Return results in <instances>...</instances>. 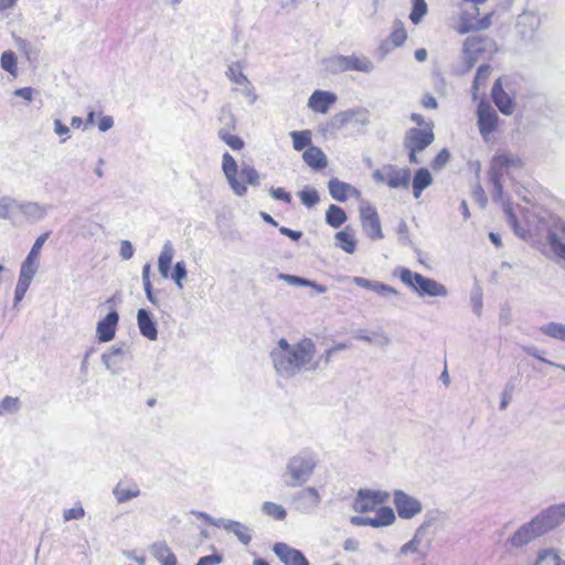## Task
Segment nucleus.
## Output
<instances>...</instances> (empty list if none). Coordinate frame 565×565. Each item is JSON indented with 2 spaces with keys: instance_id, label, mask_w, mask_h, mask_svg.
Returning a JSON list of instances; mask_svg holds the SVG:
<instances>
[{
  "instance_id": "f257e3e1",
  "label": "nucleus",
  "mask_w": 565,
  "mask_h": 565,
  "mask_svg": "<svg viewBox=\"0 0 565 565\" xmlns=\"http://www.w3.org/2000/svg\"><path fill=\"white\" fill-rule=\"evenodd\" d=\"M316 351V344L309 338L294 344L281 338L270 350L269 359L279 379L291 380L302 372H312L319 367Z\"/></svg>"
},
{
  "instance_id": "f03ea898",
  "label": "nucleus",
  "mask_w": 565,
  "mask_h": 565,
  "mask_svg": "<svg viewBox=\"0 0 565 565\" xmlns=\"http://www.w3.org/2000/svg\"><path fill=\"white\" fill-rule=\"evenodd\" d=\"M318 463V454L310 448H302L290 456L281 476L285 486L288 488L302 487L312 478Z\"/></svg>"
},
{
  "instance_id": "7ed1b4c3",
  "label": "nucleus",
  "mask_w": 565,
  "mask_h": 565,
  "mask_svg": "<svg viewBox=\"0 0 565 565\" xmlns=\"http://www.w3.org/2000/svg\"><path fill=\"white\" fill-rule=\"evenodd\" d=\"M222 171L231 190L239 198L246 195V184L252 186H258L260 184L258 171L246 162H242L238 168L236 160L227 151L222 156Z\"/></svg>"
},
{
  "instance_id": "20e7f679",
  "label": "nucleus",
  "mask_w": 565,
  "mask_h": 565,
  "mask_svg": "<svg viewBox=\"0 0 565 565\" xmlns=\"http://www.w3.org/2000/svg\"><path fill=\"white\" fill-rule=\"evenodd\" d=\"M401 281L407 286L418 297H447L448 290L445 285L433 278L423 276L419 273L412 271L409 268L399 267L394 270Z\"/></svg>"
},
{
  "instance_id": "39448f33",
  "label": "nucleus",
  "mask_w": 565,
  "mask_h": 565,
  "mask_svg": "<svg viewBox=\"0 0 565 565\" xmlns=\"http://www.w3.org/2000/svg\"><path fill=\"white\" fill-rule=\"evenodd\" d=\"M440 515L441 512L439 510L427 511L423 523L416 529L412 540L402 545L399 554L418 553L422 558H425L434 541V534L429 533V530L439 522Z\"/></svg>"
},
{
  "instance_id": "423d86ee",
  "label": "nucleus",
  "mask_w": 565,
  "mask_h": 565,
  "mask_svg": "<svg viewBox=\"0 0 565 565\" xmlns=\"http://www.w3.org/2000/svg\"><path fill=\"white\" fill-rule=\"evenodd\" d=\"M372 179L375 183L386 184L391 189L407 190L411 185L412 174L408 168L388 163L374 170Z\"/></svg>"
},
{
  "instance_id": "0eeeda50",
  "label": "nucleus",
  "mask_w": 565,
  "mask_h": 565,
  "mask_svg": "<svg viewBox=\"0 0 565 565\" xmlns=\"http://www.w3.org/2000/svg\"><path fill=\"white\" fill-rule=\"evenodd\" d=\"M521 160L513 156L495 154L492 158L489 178L493 185L492 198L497 202L503 201V186L501 178L504 173H509L512 167H520Z\"/></svg>"
},
{
  "instance_id": "6e6552de",
  "label": "nucleus",
  "mask_w": 565,
  "mask_h": 565,
  "mask_svg": "<svg viewBox=\"0 0 565 565\" xmlns=\"http://www.w3.org/2000/svg\"><path fill=\"white\" fill-rule=\"evenodd\" d=\"M426 126L423 129L409 128L405 134L403 145L408 150V160L413 164L419 163L416 153L425 150L435 140L433 124Z\"/></svg>"
},
{
  "instance_id": "1a4fd4ad",
  "label": "nucleus",
  "mask_w": 565,
  "mask_h": 565,
  "mask_svg": "<svg viewBox=\"0 0 565 565\" xmlns=\"http://www.w3.org/2000/svg\"><path fill=\"white\" fill-rule=\"evenodd\" d=\"M463 60L468 68H471L479 57L495 51V43L487 36H469L463 43Z\"/></svg>"
},
{
  "instance_id": "9d476101",
  "label": "nucleus",
  "mask_w": 565,
  "mask_h": 565,
  "mask_svg": "<svg viewBox=\"0 0 565 565\" xmlns=\"http://www.w3.org/2000/svg\"><path fill=\"white\" fill-rule=\"evenodd\" d=\"M390 493L383 490L360 489L353 499L352 509L359 513L374 511L379 505L387 502Z\"/></svg>"
},
{
  "instance_id": "9b49d317",
  "label": "nucleus",
  "mask_w": 565,
  "mask_h": 565,
  "mask_svg": "<svg viewBox=\"0 0 565 565\" xmlns=\"http://www.w3.org/2000/svg\"><path fill=\"white\" fill-rule=\"evenodd\" d=\"M226 77L235 84L234 92L241 93L248 102L249 105H254L258 98L255 87L248 77L243 73L239 63H233L227 67Z\"/></svg>"
},
{
  "instance_id": "f8f14e48",
  "label": "nucleus",
  "mask_w": 565,
  "mask_h": 565,
  "mask_svg": "<svg viewBox=\"0 0 565 565\" xmlns=\"http://www.w3.org/2000/svg\"><path fill=\"white\" fill-rule=\"evenodd\" d=\"M534 519L546 534L565 522V503L550 505L537 513Z\"/></svg>"
},
{
  "instance_id": "ddd939ff",
  "label": "nucleus",
  "mask_w": 565,
  "mask_h": 565,
  "mask_svg": "<svg viewBox=\"0 0 565 565\" xmlns=\"http://www.w3.org/2000/svg\"><path fill=\"white\" fill-rule=\"evenodd\" d=\"M321 495L317 488L306 487L291 497L295 509L303 514H311L321 504Z\"/></svg>"
},
{
  "instance_id": "4468645a",
  "label": "nucleus",
  "mask_w": 565,
  "mask_h": 565,
  "mask_svg": "<svg viewBox=\"0 0 565 565\" xmlns=\"http://www.w3.org/2000/svg\"><path fill=\"white\" fill-rule=\"evenodd\" d=\"M393 502L398 516L403 520H411L423 511L422 502L403 490L394 491Z\"/></svg>"
},
{
  "instance_id": "2eb2a0df",
  "label": "nucleus",
  "mask_w": 565,
  "mask_h": 565,
  "mask_svg": "<svg viewBox=\"0 0 565 565\" xmlns=\"http://www.w3.org/2000/svg\"><path fill=\"white\" fill-rule=\"evenodd\" d=\"M543 535H544V533L542 531V527H540L536 520L534 518H532L531 521L522 524L508 539V543L512 547L521 548L523 546H526L531 542H533L535 539L543 536Z\"/></svg>"
},
{
  "instance_id": "dca6fc26",
  "label": "nucleus",
  "mask_w": 565,
  "mask_h": 565,
  "mask_svg": "<svg viewBox=\"0 0 565 565\" xmlns=\"http://www.w3.org/2000/svg\"><path fill=\"white\" fill-rule=\"evenodd\" d=\"M478 115V127L480 135L484 140H488L489 136L495 130L498 125V115L495 110L484 103H480L477 110Z\"/></svg>"
},
{
  "instance_id": "f3484780",
  "label": "nucleus",
  "mask_w": 565,
  "mask_h": 565,
  "mask_svg": "<svg viewBox=\"0 0 565 565\" xmlns=\"http://www.w3.org/2000/svg\"><path fill=\"white\" fill-rule=\"evenodd\" d=\"M273 552L284 565H309L303 553L287 543H275Z\"/></svg>"
},
{
  "instance_id": "a211bd4d",
  "label": "nucleus",
  "mask_w": 565,
  "mask_h": 565,
  "mask_svg": "<svg viewBox=\"0 0 565 565\" xmlns=\"http://www.w3.org/2000/svg\"><path fill=\"white\" fill-rule=\"evenodd\" d=\"M361 222L363 231L372 239L383 238L380 217L376 210L372 206L360 209Z\"/></svg>"
},
{
  "instance_id": "6ab92c4d",
  "label": "nucleus",
  "mask_w": 565,
  "mask_h": 565,
  "mask_svg": "<svg viewBox=\"0 0 565 565\" xmlns=\"http://www.w3.org/2000/svg\"><path fill=\"white\" fill-rule=\"evenodd\" d=\"M209 523L213 526L222 527L225 531L233 533L244 545H248L252 541L250 530L248 526L238 521H233L230 519H209Z\"/></svg>"
},
{
  "instance_id": "aec40b11",
  "label": "nucleus",
  "mask_w": 565,
  "mask_h": 565,
  "mask_svg": "<svg viewBox=\"0 0 565 565\" xmlns=\"http://www.w3.org/2000/svg\"><path fill=\"white\" fill-rule=\"evenodd\" d=\"M337 102V95L327 90H315L308 99V107L318 114H327Z\"/></svg>"
},
{
  "instance_id": "412c9836",
  "label": "nucleus",
  "mask_w": 565,
  "mask_h": 565,
  "mask_svg": "<svg viewBox=\"0 0 565 565\" xmlns=\"http://www.w3.org/2000/svg\"><path fill=\"white\" fill-rule=\"evenodd\" d=\"M51 207L50 204H41L39 202H19L18 212L22 213L28 222L36 223L46 217Z\"/></svg>"
},
{
  "instance_id": "4be33fe9",
  "label": "nucleus",
  "mask_w": 565,
  "mask_h": 565,
  "mask_svg": "<svg viewBox=\"0 0 565 565\" xmlns=\"http://www.w3.org/2000/svg\"><path fill=\"white\" fill-rule=\"evenodd\" d=\"M334 125L339 128L350 122H355L365 126L370 122L369 111L365 108H355L341 111L333 117Z\"/></svg>"
},
{
  "instance_id": "5701e85b",
  "label": "nucleus",
  "mask_w": 565,
  "mask_h": 565,
  "mask_svg": "<svg viewBox=\"0 0 565 565\" xmlns=\"http://www.w3.org/2000/svg\"><path fill=\"white\" fill-rule=\"evenodd\" d=\"M119 321L117 311H110L97 323L96 333L100 342H109L114 339Z\"/></svg>"
},
{
  "instance_id": "b1692460",
  "label": "nucleus",
  "mask_w": 565,
  "mask_h": 565,
  "mask_svg": "<svg viewBox=\"0 0 565 565\" xmlns=\"http://www.w3.org/2000/svg\"><path fill=\"white\" fill-rule=\"evenodd\" d=\"M221 119L225 120V127L218 130V137L233 150H241L244 147L243 139L230 132L231 129L235 128L236 120L234 116L227 113Z\"/></svg>"
},
{
  "instance_id": "393cba45",
  "label": "nucleus",
  "mask_w": 565,
  "mask_h": 565,
  "mask_svg": "<svg viewBox=\"0 0 565 565\" xmlns=\"http://www.w3.org/2000/svg\"><path fill=\"white\" fill-rule=\"evenodd\" d=\"M328 190L331 198L339 202H345L349 195H359V191L354 186L337 178L329 180Z\"/></svg>"
},
{
  "instance_id": "a878e982",
  "label": "nucleus",
  "mask_w": 565,
  "mask_h": 565,
  "mask_svg": "<svg viewBox=\"0 0 565 565\" xmlns=\"http://www.w3.org/2000/svg\"><path fill=\"white\" fill-rule=\"evenodd\" d=\"M113 495L117 503H126L140 495V488L131 481H119L113 489Z\"/></svg>"
},
{
  "instance_id": "bb28decb",
  "label": "nucleus",
  "mask_w": 565,
  "mask_h": 565,
  "mask_svg": "<svg viewBox=\"0 0 565 565\" xmlns=\"http://www.w3.org/2000/svg\"><path fill=\"white\" fill-rule=\"evenodd\" d=\"M137 323L141 335L150 341H154L158 338V330L154 320L150 312L146 309H139L137 312Z\"/></svg>"
},
{
  "instance_id": "cd10ccee",
  "label": "nucleus",
  "mask_w": 565,
  "mask_h": 565,
  "mask_svg": "<svg viewBox=\"0 0 565 565\" xmlns=\"http://www.w3.org/2000/svg\"><path fill=\"white\" fill-rule=\"evenodd\" d=\"M492 98L499 110L504 115H511L514 104L511 97L503 90L500 79H497L492 87Z\"/></svg>"
},
{
  "instance_id": "c85d7f7f",
  "label": "nucleus",
  "mask_w": 565,
  "mask_h": 565,
  "mask_svg": "<svg viewBox=\"0 0 565 565\" xmlns=\"http://www.w3.org/2000/svg\"><path fill=\"white\" fill-rule=\"evenodd\" d=\"M150 552L160 565H177V557L164 541L154 542Z\"/></svg>"
},
{
  "instance_id": "c756f323",
  "label": "nucleus",
  "mask_w": 565,
  "mask_h": 565,
  "mask_svg": "<svg viewBox=\"0 0 565 565\" xmlns=\"http://www.w3.org/2000/svg\"><path fill=\"white\" fill-rule=\"evenodd\" d=\"M174 256V247L171 241H166L158 257V268L163 278H168L171 263Z\"/></svg>"
},
{
  "instance_id": "7c9ffc66",
  "label": "nucleus",
  "mask_w": 565,
  "mask_h": 565,
  "mask_svg": "<svg viewBox=\"0 0 565 565\" xmlns=\"http://www.w3.org/2000/svg\"><path fill=\"white\" fill-rule=\"evenodd\" d=\"M396 520L392 508L382 507L376 511L375 516H367L366 526L381 527L393 524Z\"/></svg>"
},
{
  "instance_id": "2f4dec72",
  "label": "nucleus",
  "mask_w": 565,
  "mask_h": 565,
  "mask_svg": "<svg viewBox=\"0 0 565 565\" xmlns=\"http://www.w3.org/2000/svg\"><path fill=\"white\" fill-rule=\"evenodd\" d=\"M278 280H282L287 282L290 286H299V287H311L316 290L318 294H324L327 291V287L323 285H319L313 280L302 278L295 275L289 274H278L277 275Z\"/></svg>"
},
{
  "instance_id": "473e14b6",
  "label": "nucleus",
  "mask_w": 565,
  "mask_h": 565,
  "mask_svg": "<svg viewBox=\"0 0 565 565\" xmlns=\"http://www.w3.org/2000/svg\"><path fill=\"white\" fill-rule=\"evenodd\" d=\"M433 183L430 172L426 168H420L415 172L412 180L413 194L415 199L420 198L423 191Z\"/></svg>"
},
{
  "instance_id": "72a5a7b5",
  "label": "nucleus",
  "mask_w": 565,
  "mask_h": 565,
  "mask_svg": "<svg viewBox=\"0 0 565 565\" xmlns=\"http://www.w3.org/2000/svg\"><path fill=\"white\" fill-rule=\"evenodd\" d=\"M125 347L113 345L107 352L102 355V361L106 369L116 373V366L121 362V358L126 354Z\"/></svg>"
},
{
  "instance_id": "f704fd0d",
  "label": "nucleus",
  "mask_w": 565,
  "mask_h": 565,
  "mask_svg": "<svg viewBox=\"0 0 565 565\" xmlns=\"http://www.w3.org/2000/svg\"><path fill=\"white\" fill-rule=\"evenodd\" d=\"M303 161L313 169H323L327 166V157L323 151L315 146H310L302 154Z\"/></svg>"
},
{
  "instance_id": "c9c22d12",
  "label": "nucleus",
  "mask_w": 565,
  "mask_h": 565,
  "mask_svg": "<svg viewBox=\"0 0 565 565\" xmlns=\"http://www.w3.org/2000/svg\"><path fill=\"white\" fill-rule=\"evenodd\" d=\"M533 565H565V559L561 557L555 548H541Z\"/></svg>"
},
{
  "instance_id": "e433bc0d",
  "label": "nucleus",
  "mask_w": 565,
  "mask_h": 565,
  "mask_svg": "<svg viewBox=\"0 0 565 565\" xmlns=\"http://www.w3.org/2000/svg\"><path fill=\"white\" fill-rule=\"evenodd\" d=\"M348 61V72L349 71H358L361 73L369 74L374 70V63L364 55H347Z\"/></svg>"
},
{
  "instance_id": "4c0bfd02",
  "label": "nucleus",
  "mask_w": 565,
  "mask_h": 565,
  "mask_svg": "<svg viewBox=\"0 0 565 565\" xmlns=\"http://www.w3.org/2000/svg\"><path fill=\"white\" fill-rule=\"evenodd\" d=\"M324 70L330 74H339L348 72L347 55H332L322 62Z\"/></svg>"
},
{
  "instance_id": "58836bf2",
  "label": "nucleus",
  "mask_w": 565,
  "mask_h": 565,
  "mask_svg": "<svg viewBox=\"0 0 565 565\" xmlns=\"http://www.w3.org/2000/svg\"><path fill=\"white\" fill-rule=\"evenodd\" d=\"M337 246L348 254H352L355 250L356 242L349 227L340 231L334 236Z\"/></svg>"
},
{
  "instance_id": "ea45409f",
  "label": "nucleus",
  "mask_w": 565,
  "mask_h": 565,
  "mask_svg": "<svg viewBox=\"0 0 565 565\" xmlns=\"http://www.w3.org/2000/svg\"><path fill=\"white\" fill-rule=\"evenodd\" d=\"M347 221L344 210L335 204H331L326 212V222L333 228H339Z\"/></svg>"
},
{
  "instance_id": "a19ab883",
  "label": "nucleus",
  "mask_w": 565,
  "mask_h": 565,
  "mask_svg": "<svg viewBox=\"0 0 565 565\" xmlns=\"http://www.w3.org/2000/svg\"><path fill=\"white\" fill-rule=\"evenodd\" d=\"M0 66L3 71L15 77L18 75V57L15 53L11 50L2 52Z\"/></svg>"
},
{
  "instance_id": "79ce46f5",
  "label": "nucleus",
  "mask_w": 565,
  "mask_h": 565,
  "mask_svg": "<svg viewBox=\"0 0 565 565\" xmlns=\"http://www.w3.org/2000/svg\"><path fill=\"white\" fill-rule=\"evenodd\" d=\"M19 210V201L10 196L0 198V218L10 220Z\"/></svg>"
},
{
  "instance_id": "37998d69",
  "label": "nucleus",
  "mask_w": 565,
  "mask_h": 565,
  "mask_svg": "<svg viewBox=\"0 0 565 565\" xmlns=\"http://www.w3.org/2000/svg\"><path fill=\"white\" fill-rule=\"evenodd\" d=\"M540 331L553 339L565 341V324L558 322H548L540 327Z\"/></svg>"
},
{
  "instance_id": "c03bdc74",
  "label": "nucleus",
  "mask_w": 565,
  "mask_h": 565,
  "mask_svg": "<svg viewBox=\"0 0 565 565\" xmlns=\"http://www.w3.org/2000/svg\"><path fill=\"white\" fill-rule=\"evenodd\" d=\"M39 268L38 260L25 257L21 265L19 279L32 281Z\"/></svg>"
},
{
  "instance_id": "a18cd8bd",
  "label": "nucleus",
  "mask_w": 565,
  "mask_h": 565,
  "mask_svg": "<svg viewBox=\"0 0 565 565\" xmlns=\"http://www.w3.org/2000/svg\"><path fill=\"white\" fill-rule=\"evenodd\" d=\"M262 511L266 515H268L275 520H278V521H282L287 516V512L284 509V507L280 504H277L275 502H269V501L264 502L262 505Z\"/></svg>"
},
{
  "instance_id": "49530a36",
  "label": "nucleus",
  "mask_w": 565,
  "mask_h": 565,
  "mask_svg": "<svg viewBox=\"0 0 565 565\" xmlns=\"http://www.w3.org/2000/svg\"><path fill=\"white\" fill-rule=\"evenodd\" d=\"M292 139V146L296 150L300 151L305 148H309L311 143V132L309 130L292 131L290 132Z\"/></svg>"
},
{
  "instance_id": "de8ad7c7",
  "label": "nucleus",
  "mask_w": 565,
  "mask_h": 565,
  "mask_svg": "<svg viewBox=\"0 0 565 565\" xmlns=\"http://www.w3.org/2000/svg\"><path fill=\"white\" fill-rule=\"evenodd\" d=\"M406 39H407V33H406L403 22L395 21L393 31L390 34L388 40L395 47H398L406 41Z\"/></svg>"
},
{
  "instance_id": "09e8293b",
  "label": "nucleus",
  "mask_w": 565,
  "mask_h": 565,
  "mask_svg": "<svg viewBox=\"0 0 565 565\" xmlns=\"http://www.w3.org/2000/svg\"><path fill=\"white\" fill-rule=\"evenodd\" d=\"M491 74V67L489 65H480L477 70L472 89L477 93L480 87H484Z\"/></svg>"
},
{
  "instance_id": "8fccbe9b",
  "label": "nucleus",
  "mask_w": 565,
  "mask_h": 565,
  "mask_svg": "<svg viewBox=\"0 0 565 565\" xmlns=\"http://www.w3.org/2000/svg\"><path fill=\"white\" fill-rule=\"evenodd\" d=\"M552 252L562 259H565V243H563L556 233L550 231L546 236Z\"/></svg>"
},
{
  "instance_id": "3c124183",
  "label": "nucleus",
  "mask_w": 565,
  "mask_h": 565,
  "mask_svg": "<svg viewBox=\"0 0 565 565\" xmlns=\"http://www.w3.org/2000/svg\"><path fill=\"white\" fill-rule=\"evenodd\" d=\"M413 8L409 19L414 24H418L427 13V4L425 0H412Z\"/></svg>"
},
{
  "instance_id": "603ef678",
  "label": "nucleus",
  "mask_w": 565,
  "mask_h": 565,
  "mask_svg": "<svg viewBox=\"0 0 565 565\" xmlns=\"http://www.w3.org/2000/svg\"><path fill=\"white\" fill-rule=\"evenodd\" d=\"M20 409V401L18 397L6 396L0 402V416L14 414Z\"/></svg>"
},
{
  "instance_id": "864d4df0",
  "label": "nucleus",
  "mask_w": 565,
  "mask_h": 565,
  "mask_svg": "<svg viewBox=\"0 0 565 565\" xmlns=\"http://www.w3.org/2000/svg\"><path fill=\"white\" fill-rule=\"evenodd\" d=\"M300 201L307 207L317 205L320 201L319 194L315 189L305 188L298 193Z\"/></svg>"
},
{
  "instance_id": "5fc2aeb1",
  "label": "nucleus",
  "mask_w": 565,
  "mask_h": 565,
  "mask_svg": "<svg viewBox=\"0 0 565 565\" xmlns=\"http://www.w3.org/2000/svg\"><path fill=\"white\" fill-rule=\"evenodd\" d=\"M375 294H377L379 296L385 298V299H391L393 297H396L398 296V291L390 286V285H386L384 282H381V281H375V285H374V288L373 290Z\"/></svg>"
},
{
  "instance_id": "6e6d98bb",
  "label": "nucleus",
  "mask_w": 565,
  "mask_h": 565,
  "mask_svg": "<svg viewBox=\"0 0 565 565\" xmlns=\"http://www.w3.org/2000/svg\"><path fill=\"white\" fill-rule=\"evenodd\" d=\"M396 233H397L398 242L402 245L408 246L412 244L409 228H408L407 223L404 220H399L397 227H396Z\"/></svg>"
},
{
  "instance_id": "4d7b16f0",
  "label": "nucleus",
  "mask_w": 565,
  "mask_h": 565,
  "mask_svg": "<svg viewBox=\"0 0 565 565\" xmlns=\"http://www.w3.org/2000/svg\"><path fill=\"white\" fill-rule=\"evenodd\" d=\"M186 267L183 262H178L174 265L173 271L171 274V278L174 280L179 289L183 288L182 280L186 277Z\"/></svg>"
},
{
  "instance_id": "13d9d810",
  "label": "nucleus",
  "mask_w": 565,
  "mask_h": 565,
  "mask_svg": "<svg viewBox=\"0 0 565 565\" xmlns=\"http://www.w3.org/2000/svg\"><path fill=\"white\" fill-rule=\"evenodd\" d=\"M49 235H50V234H49L47 232H46V233H43L42 235H40V236L35 239V242H34L33 246L31 247V250L29 252V254H28V256H26V257H29V258H33V259L38 260V259H39L40 252H41V249H42V247H43V245H44L45 241L47 239Z\"/></svg>"
},
{
  "instance_id": "bf43d9fd",
  "label": "nucleus",
  "mask_w": 565,
  "mask_h": 565,
  "mask_svg": "<svg viewBox=\"0 0 565 565\" xmlns=\"http://www.w3.org/2000/svg\"><path fill=\"white\" fill-rule=\"evenodd\" d=\"M84 515H85V510L81 504H78L77 507L64 510L63 520L65 522H68L72 520H79V519L84 518Z\"/></svg>"
},
{
  "instance_id": "052dcab7",
  "label": "nucleus",
  "mask_w": 565,
  "mask_h": 565,
  "mask_svg": "<svg viewBox=\"0 0 565 565\" xmlns=\"http://www.w3.org/2000/svg\"><path fill=\"white\" fill-rule=\"evenodd\" d=\"M30 281L18 279L14 290V307L23 299L30 287Z\"/></svg>"
},
{
  "instance_id": "680f3d73",
  "label": "nucleus",
  "mask_w": 565,
  "mask_h": 565,
  "mask_svg": "<svg viewBox=\"0 0 565 565\" xmlns=\"http://www.w3.org/2000/svg\"><path fill=\"white\" fill-rule=\"evenodd\" d=\"M449 159H450L449 151L447 149L440 150L431 162L433 169L439 170V169L444 168V166L449 161Z\"/></svg>"
},
{
  "instance_id": "e2e57ef3",
  "label": "nucleus",
  "mask_w": 565,
  "mask_h": 565,
  "mask_svg": "<svg viewBox=\"0 0 565 565\" xmlns=\"http://www.w3.org/2000/svg\"><path fill=\"white\" fill-rule=\"evenodd\" d=\"M119 255L125 260H128L134 256V247L129 241H121Z\"/></svg>"
},
{
  "instance_id": "0e129e2a",
  "label": "nucleus",
  "mask_w": 565,
  "mask_h": 565,
  "mask_svg": "<svg viewBox=\"0 0 565 565\" xmlns=\"http://www.w3.org/2000/svg\"><path fill=\"white\" fill-rule=\"evenodd\" d=\"M270 195L275 200H281V201L286 202V203H290L291 202L290 193L286 192L282 188H273V189H270Z\"/></svg>"
},
{
  "instance_id": "69168bd1",
  "label": "nucleus",
  "mask_w": 565,
  "mask_h": 565,
  "mask_svg": "<svg viewBox=\"0 0 565 565\" xmlns=\"http://www.w3.org/2000/svg\"><path fill=\"white\" fill-rule=\"evenodd\" d=\"M53 125H54V132L58 136H64V138H62L61 142H65L66 139L68 138L70 128L66 125H64L60 119H55Z\"/></svg>"
},
{
  "instance_id": "338daca9",
  "label": "nucleus",
  "mask_w": 565,
  "mask_h": 565,
  "mask_svg": "<svg viewBox=\"0 0 565 565\" xmlns=\"http://www.w3.org/2000/svg\"><path fill=\"white\" fill-rule=\"evenodd\" d=\"M222 559L220 554H212L201 557L195 565H218L222 563Z\"/></svg>"
},
{
  "instance_id": "774afa93",
  "label": "nucleus",
  "mask_w": 565,
  "mask_h": 565,
  "mask_svg": "<svg viewBox=\"0 0 565 565\" xmlns=\"http://www.w3.org/2000/svg\"><path fill=\"white\" fill-rule=\"evenodd\" d=\"M13 94L18 97L23 98L26 102L33 100L34 89L32 87L17 88Z\"/></svg>"
}]
</instances>
